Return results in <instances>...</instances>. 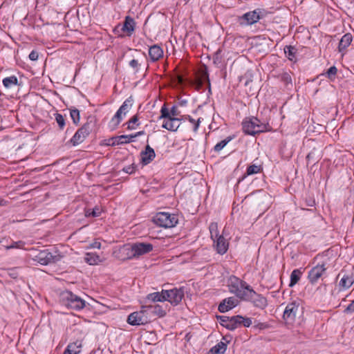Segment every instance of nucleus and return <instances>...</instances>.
Masks as SVG:
<instances>
[{"label":"nucleus","mask_w":354,"mask_h":354,"mask_svg":"<svg viewBox=\"0 0 354 354\" xmlns=\"http://www.w3.org/2000/svg\"><path fill=\"white\" fill-rule=\"evenodd\" d=\"M242 129L245 134L254 136L257 133L270 131L268 123L261 122L256 117L246 118L242 122Z\"/></svg>","instance_id":"nucleus-1"},{"label":"nucleus","mask_w":354,"mask_h":354,"mask_svg":"<svg viewBox=\"0 0 354 354\" xmlns=\"http://www.w3.org/2000/svg\"><path fill=\"white\" fill-rule=\"evenodd\" d=\"M153 246L148 243H136L131 245H124L120 249L127 259H133L152 251Z\"/></svg>","instance_id":"nucleus-2"},{"label":"nucleus","mask_w":354,"mask_h":354,"mask_svg":"<svg viewBox=\"0 0 354 354\" xmlns=\"http://www.w3.org/2000/svg\"><path fill=\"white\" fill-rule=\"evenodd\" d=\"M60 296L62 304L68 309L80 311L86 306L84 299L70 290L63 291Z\"/></svg>","instance_id":"nucleus-3"},{"label":"nucleus","mask_w":354,"mask_h":354,"mask_svg":"<svg viewBox=\"0 0 354 354\" xmlns=\"http://www.w3.org/2000/svg\"><path fill=\"white\" fill-rule=\"evenodd\" d=\"M227 287L231 293L235 295L236 297L241 300L245 299L248 291L251 288L245 281L235 276L230 277L227 280Z\"/></svg>","instance_id":"nucleus-4"},{"label":"nucleus","mask_w":354,"mask_h":354,"mask_svg":"<svg viewBox=\"0 0 354 354\" xmlns=\"http://www.w3.org/2000/svg\"><path fill=\"white\" fill-rule=\"evenodd\" d=\"M153 223L161 227L171 228L175 227L178 222L177 215L169 212H158L153 218Z\"/></svg>","instance_id":"nucleus-5"},{"label":"nucleus","mask_w":354,"mask_h":354,"mask_svg":"<svg viewBox=\"0 0 354 354\" xmlns=\"http://www.w3.org/2000/svg\"><path fill=\"white\" fill-rule=\"evenodd\" d=\"M62 256L57 252L54 254L49 252L48 250L40 251L34 258V260L41 265H48L53 263H56L61 260Z\"/></svg>","instance_id":"nucleus-6"},{"label":"nucleus","mask_w":354,"mask_h":354,"mask_svg":"<svg viewBox=\"0 0 354 354\" xmlns=\"http://www.w3.org/2000/svg\"><path fill=\"white\" fill-rule=\"evenodd\" d=\"M127 323L131 326L145 325L149 322V316L147 315L144 306L141 307L140 310L131 313L127 320Z\"/></svg>","instance_id":"nucleus-7"},{"label":"nucleus","mask_w":354,"mask_h":354,"mask_svg":"<svg viewBox=\"0 0 354 354\" xmlns=\"http://www.w3.org/2000/svg\"><path fill=\"white\" fill-rule=\"evenodd\" d=\"M91 130V123H85L82 127L77 129L73 136L71 138L70 142L73 146H77L82 143L89 135Z\"/></svg>","instance_id":"nucleus-8"},{"label":"nucleus","mask_w":354,"mask_h":354,"mask_svg":"<svg viewBox=\"0 0 354 354\" xmlns=\"http://www.w3.org/2000/svg\"><path fill=\"white\" fill-rule=\"evenodd\" d=\"M227 321L228 324H226V328L230 330H233L241 326L249 327L252 324V319L250 318L243 317L241 315L230 317Z\"/></svg>","instance_id":"nucleus-9"},{"label":"nucleus","mask_w":354,"mask_h":354,"mask_svg":"<svg viewBox=\"0 0 354 354\" xmlns=\"http://www.w3.org/2000/svg\"><path fill=\"white\" fill-rule=\"evenodd\" d=\"M326 266V263L323 262L321 264L318 263L310 269L308 274V279L310 283H316L326 274L327 269Z\"/></svg>","instance_id":"nucleus-10"},{"label":"nucleus","mask_w":354,"mask_h":354,"mask_svg":"<svg viewBox=\"0 0 354 354\" xmlns=\"http://www.w3.org/2000/svg\"><path fill=\"white\" fill-rule=\"evenodd\" d=\"M244 301L252 302L254 306L259 308H263L267 306V300L263 296L257 294L252 288L248 291Z\"/></svg>","instance_id":"nucleus-11"},{"label":"nucleus","mask_w":354,"mask_h":354,"mask_svg":"<svg viewBox=\"0 0 354 354\" xmlns=\"http://www.w3.org/2000/svg\"><path fill=\"white\" fill-rule=\"evenodd\" d=\"M299 310V304L294 301L288 304L283 311V318L286 324H292Z\"/></svg>","instance_id":"nucleus-12"},{"label":"nucleus","mask_w":354,"mask_h":354,"mask_svg":"<svg viewBox=\"0 0 354 354\" xmlns=\"http://www.w3.org/2000/svg\"><path fill=\"white\" fill-rule=\"evenodd\" d=\"M165 301H168L172 305H178L184 297V292L181 289L174 288L164 291Z\"/></svg>","instance_id":"nucleus-13"},{"label":"nucleus","mask_w":354,"mask_h":354,"mask_svg":"<svg viewBox=\"0 0 354 354\" xmlns=\"http://www.w3.org/2000/svg\"><path fill=\"white\" fill-rule=\"evenodd\" d=\"M260 19V16L257 10L248 12L239 18V22L241 26H249L257 23Z\"/></svg>","instance_id":"nucleus-14"},{"label":"nucleus","mask_w":354,"mask_h":354,"mask_svg":"<svg viewBox=\"0 0 354 354\" xmlns=\"http://www.w3.org/2000/svg\"><path fill=\"white\" fill-rule=\"evenodd\" d=\"M144 309H145L147 315L149 316V320L153 316L162 317L166 315L165 309H164L162 306L159 304L145 305L144 306Z\"/></svg>","instance_id":"nucleus-15"},{"label":"nucleus","mask_w":354,"mask_h":354,"mask_svg":"<svg viewBox=\"0 0 354 354\" xmlns=\"http://www.w3.org/2000/svg\"><path fill=\"white\" fill-rule=\"evenodd\" d=\"M239 304V300L234 297H230L224 299L218 306V310L221 313H226Z\"/></svg>","instance_id":"nucleus-16"},{"label":"nucleus","mask_w":354,"mask_h":354,"mask_svg":"<svg viewBox=\"0 0 354 354\" xmlns=\"http://www.w3.org/2000/svg\"><path fill=\"white\" fill-rule=\"evenodd\" d=\"M162 127L170 131H176L180 125V119L175 117L162 118Z\"/></svg>","instance_id":"nucleus-17"},{"label":"nucleus","mask_w":354,"mask_h":354,"mask_svg":"<svg viewBox=\"0 0 354 354\" xmlns=\"http://www.w3.org/2000/svg\"><path fill=\"white\" fill-rule=\"evenodd\" d=\"M214 239L215 241H214V245L216 248V252L220 254H225L229 247V242L227 239H226L223 236V235H220L214 238Z\"/></svg>","instance_id":"nucleus-18"},{"label":"nucleus","mask_w":354,"mask_h":354,"mask_svg":"<svg viewBox=\"0 0 354 354\" xmlns=\"http://www.w3.org/2000/svg\"><path fill=\"white\" fill-rule=\"evenodd\" d=\"M141 162L143 165L149 164L156 157V153L153 148L149 145L145 147V150L141 151Z\"/></svg>","instance_id":"nucleus-19"},{"label":"nucleus","mask_w":354,"mask_h":354,"mask_svg":"<svg viewBox=\"0 0 354 354\" xmlns=\"http://www.w3.org/2000/svg\"><path fill=\"white\" fill-rule=\"evenodd\" d=\"M180 114V111L178 110L176 106H173L170 111L168 110L165 104L161 107L160 109V115L159 119L161 120L162 118H169V117H175L178 118Z\"/></svg>","instance_id":"nucleus-20"},{"label":"nucleus","mask_w":354,"mask_h":354,"mask_svg":"<svg viewBox=\"0 0 354 354\" xmlns=\"http://www.w3.org/2000/svg\"><path fill=\"white\" fill-rule=\"evenodd\" d=\"M149 55L151 62H156L162 57L163 50L160 46L154 44L149 48Z\"/></svg>","instance_id":"nucleus-21"},{"label":"nucleus","mask_w":354,"mask_h":354,"mask_svg":"<svg viewBox=\"0 0 354 354\" xmlns=\"http://www.w3.org/2000/svg\"><path fill=\"white\" fill-rule=\"evenodd\" d=\"M136 22L134 19L130 16L125 17L122 30L126 32L127 35L130 36L132 35L135 30Z\"/></svg>","instance_id":"nucleus-22"},{"label":"nucleus","mask_w":354,"mask_h":354,"mask_svg":"<svg viewBox=\"0 0 354 354\" xmlns=\"http://www.w3.org/2000/svg\"><path fill=\"white\" fill-rule=\"evenodd\" d=\"M84 261L89 265H97L103 261V259L96 253L87 252L84 256Z\"/></svg>","instance_id":"nucleus-23"},{"label":"nucleus","mask_w":354,"mask_h":354,"mask_svg":"<svg viewBox=\"0 0 354 354\" xmlns=\"http://www.w3.org/2000/svg\"><path fill=\"white\" fill-rule=\"evenodd\" d=\"M182 120L184 121H188L192 128L194 133H197L201 122L203 120L202 118H198L194 119L193 117L189 115H185L183 116Z\"/></svg>","instance_id":"nucleus-24"},{"label":"nucleus","mask_w":354,"mask_h":354,"mask_svg":"<svg viewBox=\"0 0 354 354\" xmlns=\"http://www.w3.org/2000/svg\"><path fill=\"white\" fill-rule=\"evenodd\" d=\"M165 290H162L161 292H154L150 294H148L146 297V300L151 302H162L165 301Z\"/></svg>","instance_id":"nucleus-25"},{"label":"nucleus","mask_w":354,"mask_h":354,"mask_svg":"<svg viewBox=\"0 0 354 354\" xmlns=\"http://www.w3.org/2000/svg\"><path fill=\"white\" fill-rule=\"evenodd\" d=\"M195 81L198 89H200L205 83L207 84L209 88H210V81L207 71H203Z\"/></svg>","instance_id":"nucleus-26"},{"label":"nucleus","mask_w":354,"mask_h":354,"mask_svg":"<svg viewBox=\"0 0 354 354\" xmlns=\"http://www.w3.org/2000/svg\"><path fill=\"white\" fill-rule=\"evenodd\" d=\"M111 140L113 141V142H112L113 145L127 144V143H130V142H132L134 141L133 138H131V134L130 135H122V136L113 137L111 138Z\"/></svg>","instance_id":"nucleus-27"},{"label":"nucleus","mask_w":354,"mask_h":354,"mask_svg":"<svg viewBox=\"0 0 354 354\" xmlns=\"http://www.w3.org/2000/svg\"><path fill=\"white\" fill-rule=\"evenodd\" d=\"M353 40L352 35L350 33L345 34L339 41V51H342L346 49L351 43Z\"/></svg>","instance_id":"nucleus-28"},{"label":"nucleus","mask_w":354,"mask_h":354,"mask_svg":"<svg viewBox=\"0 0 354 354\" xmlns=\"http://www.w3.org/2000/svg\"><path fill=\"white\" fill-rule=\"evenodd\" d=\"M133 99L132 96L129 97L127 99L124 100L120 107L118 109L120 112H122L124 116L130 111L131 107L133 106Z\"/></svg>","instance_id":"nucleus-29"},{"label":"nucleus","mask_w":354,"mask_h":354,"mask_svg":"<svg viewBox=\"0 0 354 354\" xmlns=\"http://www.w3.org/2000/svg\"><path fill=\"white\" fill-rule=\"evenodd\" d=\"M354 283V279L353 277L349 275H344L339 281V286L343 290L349 288Z\"/></svg>","instance_id":"nucleus-30"},{"label":"nucleus","mask_w":354,"mask_h":354,"mask_svg":"<svg viewBox=\"0 0 354 354\" xmlns=\"http://www.w3.org/2000/svg\"><path fill=\"white\" fill-rule=\"evenodd\" d=\"M226 348V344L223 342H220L209 350V354H223L225 352Z\"/></svg>","instance_id":"nucleus-31"},{"label":"nucleus","mask_w":354,"mask_h":354,"mask_svg":"<svg viewBox=\"0 0 354 354\" xmlns=\"http://www.w3.org/2000/svg\"><path fill=\"white\" fill-rule=\"evenodd\" d=\"M122 115L123 114L122 112H120L119 109L116 111L115 114L109 122V126L112 128V129H115L121 122L123 118Z\"/></svg>","instance_id":"nucleus-32"},{"label":"nucleus","mask_w":354,"mask_h":354,"mask_svg":"<svg viewBox=\"0 0 354 354\" xmlns=\"http://www.w3.org/2000/svg\"><path fill=\"white\" fill-rule=\"evenodd\" d=\"M26 243L23 241H14L10 239L9 244L3 245V248L6 250L10 249H24Z\"/></svg>","instance_id":"nucleus-33"},{"label":"nucleus","mask_w":354,"mask_h":354,"mask_svg":"<svg viewBox=\"0 0 354 354\" xmlns=\"http://www.w3.org/2000/svg\"><path fill=\"white\" fill-rule=\"evenodd\" d=\"M262 167L259 165L252 164L248 167L246 173L243 177V179H244L248 176H251L254 174H259L261 171Z\"/></svg>","instance_id":"nucleus-34"},{"label":"nucleus","mask_w":354,"mask_h":354,"mask_svg":"<svg viewBox=\"0 0 354 354\" xmlns=\"http://www.w3.org/2000/svg\"><path fill=\"white\" fill-rule=\"evenodd\" d=\"M3 84L6 88H11L18 84V79L15 75L5 77L3 80Z\"/></svg>","instance_id":"nucleus-35"},{"label":"nucleus","mask_w":354,"mask_h":354,"mask_svg":"<svg viewBox=\"0 0 354 354\" xmlns=\"http://www.w3.org/2000/svg\"><path fill=\"white\" fill-rule=\"evenodd\" d=\"M302 272L298 270H294L290 274V281L289 286H294L300 279Z\"/></svg>","instance_id":"nucleus-36"},{"label":"nucleus","mask_w":354,"mask_h":354,"mask_svg":"<svg viewBox=\"0 0 354 354\" xmlns=\"http://www.w3.org/2000/svg\"><path fill=\"white\" fill-rule=\"evenodd\" d=\"M284 53L289 60L293 61L295 59L297 49L295 47L292 46H286L284 48Z\"/></svg>","instance_id":"nucleus-37"},{"label":"nucleus","mask_w":354,"mask_h":354,"mask_svg":"<svg viewBox=\"0 0 354 354\" xmlns=\"http://www.w3.org/2000/svg\"><path fill=\"white\" fill-rule=\"evenodd\" d=\"M209 230L210 232L211 239L213 240V241H215L214 238L220 236L217 223H211L209 226Z\"/></svg>","instance_id":"nucleus-38"},{"label":"nucleus","mask_w":354,"mask_h":354,"mask_svg":"<svg viewBox=\"0 0 354 354\" xmlns=\"http://www.w3.org/2000/svg\"><path fill=\"white\" fill-rule=\"evenodd\" d=\"M128 130L136 129L140 124L138 122V118L137 115L133 116L126 124Z\"/></svg>","instance_id":"nucleus-39"},{"label":"nucleus","mask_w":354,"mask_h":354,"mask_svg":"<svg viewBox=\"0 0 354 354\" xmlns=\"http://www.w3.org/2000/svg\"><path fill=\"white\" fill-rule=\"evenodd\" d=\"M232 140V138L231 136H229L226 138L225 139L221 140V142H218L214 147V150L216 152H219L221 151L226 145L227 144L230 142Z\"/></svg>","instance_id":"nucleus-40"},{"label":"nucleus","mask_w":354,"mask_h":354,"mask_svg":"<svg viewBox=\"0 0 354 354\" xmlns=\"http://www.w3.org/2000/svg\"><path fill=\"white\" fill-rule=\"evenodd\" d=\"M70 115L75 124H78L80 120V111L75 108L70 109Z\"/></svg>","instance_id":"nucleus-41"},{"label":"nucleus","mask_w":354,"mask_h":354,"mask_svg":"<svg viewBox=\"0 0 354 354\" xmlns=\"http://www.w3.org/2000/svg\"><path fill=\"white\" fill-rule=\"evenodd\" d=\"M102 212V209L100 207L96 206L93 209H88L86 210L85 215L86 216H93L97 217L100 216Z\"/></svg>","instance_id":"nucleus-42"},{"label":"nucleus","mask_w":354,"mask_h":354,"mask_svg":"<svg viewBox=\"0 0 354 354\" xmlns=\"http://www.w3.org/2000/svg\"><path fill=\"white\" fill-rule=\"evenodd\" d=\"M81 346L82 344L80 342H75L69 344L67 346L66 348L70 349V351H71L72 353L73 352V353L75 354H78L79 353H80Z\"/></svg>","instance_id":"nucleus-43"},{"label":"nucleus","mask_w":354,"mask_h":354,"mask_svg":"<svg viewBox=\"0 0 354 354\" xmlns=\"http://www.w3.org/2000/svg\"><path fill=\"white\" fill-rule=\"evenodd\" d=\"M337 73V68L335 66H333L327 70L325 75H326V77L328 79H330V80H333L335 78Z\"/></svg>","instance_id":"nucleus-44"},{"label":"nucleus","mask_w":354,"mask_h":354,"mask_svg":"<svg viewBox=\"0 0 354 354\" xmlns=\"http://www.w3.org/2000/svg\"><path fill=\"white\" fill-rule=\"evenodd\" d=\"M55 120L59 125L60 129H63L65 127V119L64 116L60 113H56L55 115Z\"/></svg>","instance_id":"nucleus-45"},{"label":"nucleus","mask_w":354,"mask_h":354,"mask_svg":"<svg viewBox=\"0 0 354 354\" xmlns=\"http://www.w3.org/2000/svg\"><path fill=\"white\" fill-rule=\"evenodd\" d=\"M129 66L134 69L135 73H138L140 70V64L137 59H132L129 62Z\"/></svg>","instance_id":"nucleus-46"},{"label":"nucleus","mask_w":354,"mask_h":354,"mask_svg":"<svg viewBox=\"0 0 354 354\" xmlns=\"http://www.w3.org/2000/svg\"><path fill=\"white\" fill-rule=\"evenodd\" d=\"M101 248V243L99 241V239H95L92 243H91L88 246V249H100Z\"/></svg>","instance_id":"nucleus-47"},{"label":"nucleus","mask_w":354,"mask_h":354,"mask_svg":"<svg viewBox=\"0 0 354 354\" xmlns=\"http://www.w3.org/2000/svg\"><path fill=\"white\" fill-rule=\"evenodd\" d=\"M281 80L287 85L292 84L291 76L288 73H284L281 75Z\"/></svg>","instance_id":"nucleus-48"},{"label":"nucleus","mask_w":354,"mask_h":354,"mask_svg":"<svg viewBox=\"0 0 354 354\" xmlns=\"http://www.w3.org/2000/svg\"><path fill=\"white\" fill-rule=\"evenodd\" d=\"M135 169H136V167L133 165H129V166L124 167L123 168V171L125 173L129 174L134 173Z\"/></svg>","instance_id":"nucleus-49"},{"label":"nucleus","mask_w":354,"mask_h":354,"mask_svg":"<svg viewBox=\"0 0 354 354\" xmlns=\"http://www.w3.org/2000/svg\"><path fill=\"white\" fill-rule=\"evenodd\" d=\"M344 313H354V300L344 310Z\"/></svg>","instance_id":"nucleus-50"},{"label":"nucleus","mask_w":354,"mask_h":354,"mask_svg":"<svg viewBox=\"0 0 354 354\" xmlns=\"http://www.w3.org/2000/svg\"><path fill=\"white\" fill-rule=\"evenodd\" d=\"M38 57H39L38 53L35 50L31 51L30 53L29 54V58L32 61L37 60Z\"/></svg>","instance_id":"nucleus-51"},{"label":"nucleus","mask_w":354,"mask_h":354,"mask_svg":"<svg viewBox=\"0 0 354 354\" xmlns=\"http://www.w3.org/2000/svg\"><path fill=\"white\" fill-rule=\"evenodd\" d=\"M230 318V317H227V316H221L220 320H221V325L226 328V324H228L227 320H229Z\"/></svg>","instance_id":"nucleus-52"},{"label":"nucleus","mask_w":354,"mask_h":354,"mask_svg":"<svg viewBox=\"0 0 354 354\" xmlns=\"http://www.w3.org/2000/svg\"><path fill=\"white\" fill-rule=\"evenodd\" d=\"M10 241V237H3L0 238V244L3 248V245L5 244H9Z\"/></svg>","instance_id":"nucleus-53"},{"label":"nucleus","mask_w":354,"mask_h":354,"mask_svg":"<svg viewBox=\"0 0 354 354\" xmlns=\"http://www.w3.org/2000/svg\"><path fill=\"white\" fill-rule=\"evenodd\" d=\"M144 134H145L144 131H138L134 134H131V138H133V139L134 140L136 138H137L140 136L144 135Z\"/></svg>","instance_id":"nucleus-54"},{"label":"nucleus","mask_w":354,"mask_h":354,"mask_svg":"<svg viewBox=\"0 0 354 354\" xmlns=\"http://www.w3.org/2000/svg\"><path fill=\"white\" fill-rule=\"evenodd\" d=\"M6 202L0 197V206L5 205Z\"/></svg>","instance_id":"nucleus-55"},{"label":"nucleus","mask_w":354,"mask_h":354,"mask_svg":"<svg viewBox=\"0 0 354 354\" xmlns=\"http://www.w3.org/2000/svg\"><path fill=\"white\" fill-rule=\"evenodd\" d=\"M248 81H246V82H245V85H247V84H248Z\"/></svg>","instance_id":"nucleus-56"}]
</instances>
